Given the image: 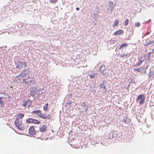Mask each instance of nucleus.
I'll use <instances>...</instances> for the list:
<instances>
[{
	"label": "nucleus",
	"mask_w": 154,
	"mask_h": 154,
	"mask_svg": "<svg viewBox=\"0 0 154 154\" xmlns=\"http://www.w3.org/2000/svg\"><path fill=\"white\" fill-rule=\"evenodd\" d=\"M14 124L16 127L19 130H23L24 128V125L23 124L22 120L16 119Z\"/></svg>",
	"instance_id": "nucleus-1"
},
{
	"label": "nucleus",
	"mask_w": 154,
	"mask_h": 154,
	"mask_svg": "<svg viewBox=\"0 0 154 154\" xmlns=\"http://www.w3.org/2000/svg\"><path fill=\"white\" fill-rule=\"evenodd\" d=\"M38 114L37 115L39 118H42L43 119H49L51 118V116L49 114H48L46 115V114H42L41 113V111L40 110L39 111V112H38Z\"/></svg>",
	"instance_id": "nucleus-2"
},
{
	"label": "nucleus",
	"mask_w": 154,
	"mask_h": 154,
	"mask_svg": "<svg viewBox=\"0 0 154 154\" xmlns=\"http://www.w3.org/2000/svg\"><path fill=\"white\" fill-rule=\"evenodd\" d=\"M145 100V97L143 95H139L136 99L137 101L139 100V104L142 105L144 102Z\"/></svg>",
	"instance_id": "nucleus-3"
},
{
	"label": "nucleus",
	"mask_w": 154,
	"mask_h": 154,
	"mask_svg": "<svg viewBox=\"0 0 154 154\" xmlns=\"http://www.w3.org/2000/svg\"><path fill=\"white\" fill-rule=\"evenodd\" d=\"M26 65L27 63L25 62H19L16 66V68L20 69L25 68L26 66Z\"/></svg>",
	"instance_id": "nucleus-4"
},
{
	"label": "nucleus",
	"mask_w": 154,
	"mask_h": 154,
	"mask_svg": "<svg viewBox=\"0 0 154 154\" xmlns=\"http://www.w3.org/2000/svg\"><path fill=\"white\" fill-rule=\"evenodd\" d=\"M32 81L31 78L29 76L27 77L26 78L23 79V83L26 85L28 84Z\"/></svg>",
	"instance_id": "nucleus-5"
},
{
	"label": "nucleus",
	"mask_w": 154,
	"mask_h": 154,
	"mask_svg": "<svg viewBox=\"0 0 154 154\" xmlns=\"http://www.w3.org/2000/svg\"><path fill=\"white\" fill-rule=\"evenodd\" d=\"M29 134L31 135H33L35 134V132L34 127L33 126H30L29 128Z\"/></svg>",
	"instance_id": "nucleus-6"
},
{
	"label": "nucleus",
	"mask_w": 154,
	"mask_h": 154,
	"mask_svg": "<svg viewBox=\"0 0 154 154\" xmlns=\"http://www.w3.org/2000/svg\"><path fill=\"white\" fill-rule=\"evenodd\" d=\"M47 130V127L45 125H41L39 127V131L41 132L45 131Z\"/></svg>",
	"instance_id": "nucleus-7"
},
{
	"label": "nucleus",
	"mask_w": 154,
	"mask_h": 154,
	"mask_svg": "<svg viewBox=\"0 0 154 154\" xmlns=\"http://www.w3.org/2000/svg\"><path fill=\"white\" fill-rule=\"evenodd\" d=\"M123 122L125 123L129 124L131 122V120L128 117H126L123 118Z\"/></svg>",
	"instance_id": "nucleus-8"
},
{
	"label": "nucleus",
	"mask_w": 154,
	"mask_h": 154,
	"mask_svg": "<svg viewBox=\"0 0 154 154\" xmlns=\"http://www.w3.org/2000/svg\"><path fill=\"white\" fill-rule=\"evenodd\" d=\"M24 114L21 113H18L17 114L16 117V119H19L22 120V118L24 117Z\"/></svg>",
	"instance_id": "nucleus-9"
},
{
	"label": "nucleus",
	"mask_w": 154,
	"mask_h": 154,
	"mask_svg": "<svg viewBox=\"0 0 154 154\" xmlns=\"http://www.w3.org/2000/svg\"><path fill=\"white\" fill-rule=\"evenodd\" d=\"M109 8L110 9L111 11H112V10L114 8L115 6L116 5H114L113 4V2H112L110 1L109 3Z\"/></svg>",
	"instance_id": "nucleus-10"
},
{
	"label": "nucleus",
	"mask_w": 154,
	"mask_h": 154,
	"mask_svg": "<svg viewBox=\"0 0 154 154\" xmlns=\"http://www.w3.org/2000/svg\"><path fill=\"white\" fill-rule=\"evenodd\" d=\"M27 75V73H21L19 75L15 77V78L19 79L20 76L22 77H24Z\"/></svg>",
	"instance_id": "nucleus-11"
},
{
	"label": "nucleus",
	"mask_w": 154,
	"mask_h": 154,
	"mask_svg": "<svg viewBox=\"0 0 154 154\" xmlns=\"http://www.w3.org/2000/svg\"><path fill=\"white\" fill-rule=\"evenodd\" d=\"M123 31L122 30H118L116 32H115L114 33V35H120L122 33H123Z\"/></svg>",
	"instance_id": "nucleus-12"
},
{
	"label": "nucleus",
	"mask_w": 154,
	"mask_h": 154,
	"mask_svg": "<svg viewBox=\"0 0 154 154\" xmlns=\"http://www.w3.org/2000/svg\"><path fill=\"white\" fill-rule=\"evenodd\" d=\"M48 103H46L43 106V109L44 110L48 111Z\"/></svg>",
	"instance_id": "nucleus-13"
},
{
	"label": "nucleus",
	"mask_w": 154,
	"mask_h": 154,
	"mask_svg": "<svg viewBox=\"0 0 154 154\" xmlns=\"http://www.w3.org/2000/svg\"><path fill=\"white\" fill-rule=\"evenodd\" d=\"M119 23V20L118 19H116L114 23L113 24V27H115L116 26H117Z\"/></svg>",
	"instance_id": "nucleus-14"
},
{
	"label": "nucleus",
	"mask_w": 154,
	"mask_h": 154,
	"mask_svg": "<svg viewBox=\"0 0 154 154\" xmlns=\"http://www.w3.org/2000/svg\"><path fill=\"white\" fill-rule=\"evenodd\" d=\"M40 123L41 122L40 121L34 119H33L32 123L38 125L40 124Z\"/></svg>",
	"instance_id": "nucleus-15"
},
{
	"label": "nucleus",
	"mask_w": 154,
	"mask_h": 154,
	"mask_svg": "<svg viewBox=\"0 0 154 154\" xmlns=\"http://www.w3.org/2000/svg\"><path fill=\"white\" fill-rule=\"evenodd\" d=\"M33 119L31 118H29L26 119V122L28 123H32Z\"/></svg>",
	"instance_id": "nucleus-16"
},
{
	"label": "nucleus",
	"mask_w": 154,
	"mask_h": 154,
	"mask_svg": "<svg viewBox=\"0 0 154 154\" xmlns=\"http://www.w3.org/2000/svg\"><path fill=\"white\" fill-rule=\"evenodd\" d=\"M30 101V100L29 99H28L26 100L25 102H24V103L23 104V105L24 106H26L27 105L28 103Z\"/></svg>",
	"instance_id": "nucleus-17"
},
{
	"label": "nucleus",
	"mask_w": 154,
	"mask_h": 154,
	"mask_svg": "<svg viewBox=\"0 0 154 154\" xmlns=\"http://www.w3.org/2000/svg\"><path fill=\"white\" fill-rule=\"evenodd\" d=\"M154 75V73L152 71L150 72L148 74V75L149 78H150L151 77L153 76Z\"/></svg>",
	"instance_id": "nucleus-18"
},
{
	"label": "nucleus",
	"mask_w": 154,
	"mask_h": 154,
	"mask_svg": "<svg viewBox=\"0 0 154 154\" xmlns=\"http://www.w3.org/2000/svg\"><path fill=\"white\" fill-rule=\"evenodd\" d=\"M128 45L127 44H122L121 45V47L119 49H120L122 48L126 47L127 46H128Z\"/></svg>",
	"instance_id": "nucleus-19"
},
{
	"label": "nucleus",
	"mask_w": 154,
	"mask_h": 154,
	"mask_svg": "<svg viewBox=\"0 0 154 154\" xmlns=\"http://www.w3.org/2000/svg\"><path fill=\"white\" fill-rule=\"evenodd\" d=\"M4 103L3 101L2 98L0 97V104L2 105H4Z\"/></svg>",
	"instance_id": "nucleus-20"
},
{
	"label": "nucleus",
	"mask_w": 154,
	"mask_h": 154,
	"mask_svg": "<svg viewBox=\"0 0 154 154\" xmlns=\"http://www.w3.org/2000/svg\"><path fill=\"white\" fill-rule=\"evenodd\" d=\"M40 110H37L33 111L31 112V113L32 114H36L37 115L38 114V112H39Z\"/></svg>",
	"instance_id": "nucleus-21"
},
{
	"label": "nucleus",
	"mask_w": 154,
	"mask_h": 154,
	"mask_svg": "<svg viewBox=\"0 0 154 154\" xmlns=\"http://www.w3.org/2000/svg\"><path fill=\"white\" fill-rule=\"evenodd\" d=\"M142 69H143V68H142L140 67V68H138V69L134 68V70L135 71H138V72H140L142 70Z\"/></svg>",
	"instance_id": "nucleus-22"
},
{
	"label": "nucleus",
	"mask_w": 154,
	"mask_h": 154,
	"mask_svg": "<svg viewBox=\"0 0 154 154\" xmlns=\"http://www.w3.org/2000/svg\"><path fill=\"white\" fill-rule=\"evenodd\" d=\"M128 22H129L128 19H126L125 20V22H124L125 25L126 26L127 25L128 23Z\"/></svg>",
	"instance_id": "nucleus-23"
},
{
	"label": "nucleus",
	"mask_w": 154,
	"mask_h": 154,
	"mask_svg": "<svg viewBox=\"0 0 154 154\" xmlns=\"http://www.w3.org/2000/svg\"><path fill=\"white\" fill-rule=\"evenodd\" d=\"M143 60H139L137 65H141L142 63L143 62Z\"/></svg>",
	"instance_id": "nucleus-24"
},
{
	"label": "nucleus",
	"mask_w": 154,
	"mask_h": 154,
	"mask_svg": "<svg viewBox=\"0 0 154 154\" xmlns=\"http://www.w3.org/2000/svg\"><path fill=\"white\" fill-rule=\"evenodd\" d=\"M51 3H55L57 2V0H49Z\"/></svg>",
	"instance_id": "nucleus-25"
},
{
	"label": "nucleus",
	"mask_w": 154,
	"mask_h": 154,
	"mask_svg": "<svg viewBox=\"0 0 154 154\" xmlns=\"http://www.w3.org/2000/svg\"><path fill=\"white\" fill-rule=\"evenodd\" d=\"M95 75L94 74H92V75H89V76L90 77V78H91L92 79V78H94L95 77Z\"/></svg>",
	"instance_id": "nucleus-26"
},
{
	"label": "nucleus",
	"mask_w": 154,
	"mask_h": 154,
	"mask_svg": "<svg viewBox=\"0 0 154 154\" xmlns=\"http://www.w3.org/2000/svg\"><path fill=\"white\" fill-rule=\"evenodd\" d=\"M140 23L139 22H137L135 23V26L136 27H138L140 26Z\"/></svg>",
	"instance_id": "nucleus-27"
},
{
	"label": "nucleus",
	"mask_w": 154,
	"mask_h": 154,
	"mask_svg": "<svg viewBox=\"0 0 154 154\" xmlns=\"http://www.w3.org/2000/svg\"><path fill=\"white\" fill-rule=\"evenodd\" d=\"M127 56V54H126L124 55H120V57H126Z\"/></svg>",
	"instance_id": "nucleus-28"
},
{
	"label": "nucleus",
	"mask_w": 154,
	"mask_h": 154,
	"mask_svg": "<svg viewBox=\"0 0 154 154\" xmlns=\"http://www.w3.org/2000/svg\"><path fill=\"white\" fill-rule=\"evenodd\" d=\"M104 88L106 90V87L105 86H103Z\"/></svg>",
	"instance_id": "nucleus-29"
},
{
	"label": "nucleus",
	"mask_w": 154,
	"mask_h": 154,
	"mask_svg": "<svg viewBox=\"0 0 154 154\" xmlns=\"http://www.w3.org/2000/svg\"><path fill=\"white\" fill-rule=\"evenodd\" d=\"M147 54H149V55L150 56V54H151V52H149V53H148Z\"/></svg>",
	"instance_id": "nucleus-30"
},
{
	"label": "nucleus",
	"mask_w": 154,
	"mask_h": 154,
	"mask_svg": "<svg viewBox=\"0 0 154 154\" xmlns=\"http://www.w3.org/2000/svg\"><path fill=\"white\" fill-rule=\"evenodd\" d=\"M76 10H79V8H76Z\"/></svg>",
	"instance_id": "nucleus-31"
},
{
	"label": "nucleus",
	"mask_w": 154,
	"mask_h": 154,
	"mask_svg": "<svg viewBox=\"0 0 154 154\" xmlns=\"http://www.w3.org/2000/svg\"><path fill=\"white\" fill-rule=\"evenodd\" d=\"M102 67H103V66H101L100 67V69H99L100 70V69H101V68Z\"/></svg>",
	"instance_id": "nucleus-32"
},
{
	"label": "nucleus",
	"mask_w": 154,
	"mask_h": 154,
	"mask_svg": "<svg viewBox=\"0 0 154 154\" xmlns=\"http://www.w3.org/2000/svg\"><path fill=\"white\" fill-rule=\"evenodd\" d=\"M33 93V92H31V93L32 94V93Z\"/></svg>",
	"instance_id": "nucleus-33"
},
{
	"label": "nucleus",
	"mask_w": 154,
	"mask_h": 154,
	"mask_svg": "<svg viewBox=\"0 0 154 154\" xmlns=\"http://www.w3.org/2000/svg\"><path fill=\"white\" fill-rule=\"evenodd\" d=\"M100 86H102V85H100Z\"/></svg>",
	"instance_id": "nucleus-34"
},
{
	"label": "nucleus",
	"mask_w": 154,
	"mask_h": 154,
	"mask_svg": "<svg viewBox=\"0 0 154 154\" xmlns=\"http://www.w3.org/2000/svg\"><path fill=\"white\" fill-rule=\"evenodd\" d=\"M100 86H102V85H100Z\"/></svg>",
	"instance_id": "nucleus-35"
},
{
	"label": "nucleus",
	"mask_w": 154,
	"mask_h": 154,
	"mask_svg": "<svg viewBox=\"0 0 154 154\" xmlns=\"http://www.w3.org/2000/svg\"><path fill=\"white\" fill-rule=\"evenodd\" d=\"M0 94H1V92H0Z\"/></svg>",
	"instance_id": "nucleus-36"
}]
</instances>
